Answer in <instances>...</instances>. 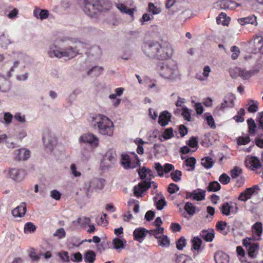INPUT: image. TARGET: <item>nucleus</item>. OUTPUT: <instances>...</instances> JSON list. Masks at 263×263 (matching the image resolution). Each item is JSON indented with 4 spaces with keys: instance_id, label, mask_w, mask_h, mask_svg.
<instances>
[{
    "instance_id": "1",
    "label": "nucleus",
    "mask_w": 263,
    "mask_h": 263,
    "mask_svg": "<svg viewBox=\"0 0 263 263\" xmlns=\"http://www.w3.org/2000/svg\"><path fill=\"white\" fill-rule=\"evenodd\" d=\"M87 44L79 42L76 44L74 46H69L65 49H61L57 46L52 45L50 47L48 54L50 58L57 57L61 58L63 57L71 59L76 57L77 55L81 53V52L85 51V54L88 55H95L99 54L101 53L100 48L97 46L92 47L90 51H85L84 49L87 48Z\"/></svg>"
},
{
    "instance_id": "2",
    "label": "nucleus",
    "mask_w": 263,
    "mask_h": 263,
    "mask_svg": "<svg viewBox=\"0 0 263 263\" xmlns=\"http://www.w3.org/2000/svg\"><path fill=\"white\" fill-rule=\"evenodd\" d=\"M89 122L94 127L97 126L99 133L101 135L112 136L114 125L112 121L102 114H97L90 117Z\"/></svg>"
},
{
    "instance_id": "3",
    "label": "nucleus",
    "mask_w": 263,
    "mask_h": 263,
    "mask_svg": "<svg viewBox=\"0 0 263 263\" xmlns=\"http://www.w3.org/2000/svg\"><path fill=\"white\" fill-rule=\"evenodd\" d=\"M156 70L161 76L166 79L174 80L180 76L177 64L173 60L166 63H158L156 66Z\"/></svg>"
},
{
    "instance_id": "4",
    "label": "nucleus",
    "mask_w": 263,
    "mask_h": 263,
    "mask_svg": "<svg viewBox=\"0 0 263 263\" xmlns=\"http://www.w3.org/2000/svg\"><path fill=\"white\" fill-rule=\"evenodd\" d=\"M84 5L83 11L91 17H96L98 13L108 10L101 5L99 1L92 2L90 0H85Z\"/></svg>"
},
{
    "instance_id": "5",
    "label": "nucleus",
    "mask_w": 263,
    "mask_h": 263,
    "mask_svg": "<svg viewBox=\"0 0 263 263\" xmlns=\"http://www.w3.org/2000/svg\"><path fill=\"white\" fill-rule=\"evenodd\" d=\"M174 52V50L171 44L167 42L159 43V47L157 51L155 60H166L170 59Z\"/></svg>"
},
{
    "instance_id": "6",
    "label": "nucleus",
    "mask_w": 263,
    "mask_h": 263,
    "mask_svg": "<svg viewBox=\"0 0 263 263\" xmlns=\"http://www.w3.org/2000/svg\"><path fill=\"white\" fill-rule=\"evenodd\" d=\"M121 164L125 169L134 168L140 165V160L135 153H132L130 155L127 154H122Z\"/></svg>"
},
{
    "instance_id": "7",
    "label": "nucleus",
    "mask_w": 263,
    "mask_h": 263,
    "mask_svg": "<svg viewBox=\"0 0 263 263\" xmlns=\"http://www.w3.org/2000/svg\"><path fill=\"white\" fill-rule=\"evenodd\" d=\"M158 47H159V42L156 41L148 40L143 43L142 49L147 57L156 59Z\"/></svg>"
},
{
    "instance_id": "8",
    "label": "nucleus",
    "mask_w": 263,
    "mask_h": 263,
    "mask_svg": "<svg viewBox=\"0 0 263 263\" xmlns=\"http://www.w3.org/2000/svg\"><path fill=\"white\" fill-rule=\"evenodd\" d=\"M117 155L113 149H109L103 156L100 163L102 169L112 167L117 161Z\"/></svg>"
},
{
    "instance_id": "9",
    "label": "nucleus",
    "mask_w": 263,
    "mask_h": 263,
    "mask_svg": "<svg viewBox=\"0 0 263 263\" xmlns=\"http://www.w3.org/2000/svg\"><path fill=\"white\" fill-rule=\"evenodd\" d=\"M222 215L229 216L231 214H235L238 211V208L236 204L232 202H224L219 208Z\"/></svg>"
},
{
    "instance_id": "10",
    "label": "nucleus",
    "mask_w": 263,
    "mask_h": 263,
    "mask_svg": "<svg viewBox=\"0 0 263 263\" xmlns=\"http://www.w3.org/2000/svg\"><path fill=\"white\" fill-rule=\"evenodd\" d=\"M259 190V186L257 185L247 188L240 194L238 199L240 201H246L250 199L252 195L257 194Z\"/></svg>"
},
{
    "instance_id": "11",
    "label": "nucleus",
    "mask_w": 263,
    "mask_h": 263,
    "mask_svg": "<svg viewBox=\"0 0 263 263\" xmlns=\"http://www.w3.org/2000/svg\"><path fill=\"white\" fill-rule=\"evenodd\" d=\"M252 239L251 238L245 239L243 240V245L247 248L249 256L253 257L257 252L259 246L257 243L252 242Z\"/></svg>"
},
{
    "instance_id": "12",
    "label": "nucleus",
    "mask_w": 263,
    "mask_h": 263,
    "mask_svg": "<svg viewBox=\"0 0 263 263\" xmlns=\"http://www.w3.org/2000/svg\"><path fill=\"white\" fill-rule=\"evenodd\" d=\"M151 182L144 180L134 187V193L137 197H142V194L151 187Z\"/></svg>"
},
{
    "instance_id": "13",
    "label": "nucleus",
    "mask_w": 263,
    "mask_h": 263,
    "mask_svg": "<svg viewBox=\"0 0 263 263\" xmlns=\"http://www.w3.org/2000/svg\"><path fill=\"white\" fill-rule=\"evenodd\" d=\"M80 142L89 143L91 146L97 147L99 144L98 138L92 134H86L80 137Z\"/></svg>"
},
{
    "instance_id": "14",
    "label": "nucleus",
    "mask_w": 263,
    "mask_h": 263,
    "mask_svg": "<svg viewBox=\"0 0 263 263\" xmlns=\"http://www.w3.org/2000/svg\"><path fill=\"white\" fill-rule=\"evenodd\" d=\"M245 162L246 166L252 171L258 170L261 166L260 160L255 156L248 157Z\"/></svg>"
},
{
    "instance_id": "15",
    "label": "nucleus",
    "mask_w": 263,
    "mask_h": 263,
    "mask_svg": "<svg viewBox=\"0 0 263 263\" xmlns=\"http://www.w3.org/2000/svg\"><path fill=\"white\" fill-rule=\"evenodd\" d=\"M205 191L200 189H197L192 192H186V198H192L197 201H201L204 199Z\"/></svg>"
},
{
    "instance_id": "16",
    "label": "nucleus",
    "mask_w": 263,
    "mask_h": 263,
    "mask_svg": "<svg viewBox=\"0 0 263 263\" xmlns=\"http://www.w3.org/2000/svg\"><path fill=\"white\" fill-rule=\"evenodd\" d=\"M10 177L16 181H21L25 177L26 173L24 170L12 168L9 172Z\"/></svg>"
},
{
    "instance_id": "17",
    "label": "nucleus",
    "mask_w": 263,
    "mask_h": 263,
    "mask_svg": "<svg viewBox=\"0 0 263 263\" xmlns=\"http://www.w3.org/2000/svg\"><path fill=\"white\" fill-rule=\"evenodd\" d=\"M43 140L45 148H53L57 142V138L48 133L44 134Z\"/></svg>"
},
{
    "instance_id": "18",
    "label": "nucleus",
    "mask_w": 263,
    "mask_h": 263,
    "mask_svg": "<svg viewBox=\"0 0 263 263\" xmlns=\"http://www.w3.org/2000/svg\"><path fill=\"white\" fill-rule=\"evenodd\" d=\"M252 237L255 240H259L262 233V224L260 222H256L252 226Z\"/></svg>"
},
{
    "instance_id": "19",
    "label": "nucleus",
    "mask_w": 263,
    "mask_h": 263,
    "mask_svg": "<svg viewBox=\"0 0 263 263\" xmlns=\"http://www.w3.org/2000/svg\"><path fill=\"white\" fill-rule=\"evenodd\" d=\"M146 232H148V231L145 228L136 229L133 232L134 240L142 242L146 236Z\"/></svg>"
},
{
    "instance_id": "20",
    "label": "nucleus",
    "mask_w": 263,
    "mask_h": 263,
    "mask_svg": "<svg viewBox=\"0 0 263 263\" xmlns=\"http://www.w3.org/2000/svg\"><path fill=\"white\" fill-rule=\"evenodd\" d=\"M172 115L167 110H164L160 114L158 123L162 127L166 126L171 120Z\"/></svg>"
},
{
    "instance_id": "21",
    "label": "nucleus",
    "mask_w": 263,
    "mask_h": 263,
    "mask_svg": "<svg viewBox=\"0 0 263 263\" xmlns=\"http://www.w3.org/2000/svg\"><path fill=\"white\" fill-rule=\"evenodd\" d=\"M30 153L28 149H17L16 151L15 158L18 161H25L30 157Z\"/></svg>"
},
{
    "instance_id": "22",
    "label": "nucleus",
    "mask_w": 263,
    "mask_h": 263,
    "mask_svg": "<svg viewBox=\"0 0 263 263\" xmlns=\"http://www.w3.org/2000/svg\"><path fill=\"white\" fill-rule=\"evenodd\" d=\"M138 174L141 179L146 180H151L152 178H154L153 172L151 170L145 167H143L142 168L138 171Z\"/></svg>"
},
{
    "instance_id": "23",
    "label": "nucleus",
    "mask_w": 263,
    "mask_h": 263,
    "mask_svg": "<svg viewBox=\"0 0 263 263\" xmlns=\"http://www.w3.org/2000/svg\"><path fill=\"white\" fill-rule=\"evenodd\" d=\"M26 210V204L23 202L12 211V214L14 217H22L25 215Z\"/></svg>"
},
{
    "instance_id": "24",
    "label": "nucleus",
    "mask_w": 263,
    "mask_h": 263,
    "mask_svg": "<svg viewBox=\"0 0 263 263\" xmlns=\"http://www.w3.org/2000/svg\"><path fill=\"white\" fill-rule=\"evenodd\" d=\"M234 96L232 93H229L224 97L223 102L221 103L220 108L224 109L226 107H232L234 106Z\"/></svg>"
},
{
    "instance_id": "25",
    "label": "nucleus",
    "mask_w": 263,
    "mask_h": 263,
    "mask_svg": "<svg viewBox=\"0 0 263 263\" xmlns=\"http://www.w3.org/2000/svg\"><path fill=\"white\" fill-rule=\"evenodd\" d=\"M215 261L216 263H228L229 257L226 253L219 251L215 254Z\"/></svg>"
},
{
    "instance_id": "26",
    "label": "nucleus",
    "mask_w": 263,
    "mask_h": 263,
    "mask_svg": "<svg viewBox=\"0 0 263 263\" xmlns=\"http://www.w3.org/2000/svg\"><path fill=\"white\" fill-rule=\"evenodd\" d=\"M231 21V18L227 16L226 13L221 12L218 17H216V22L218 25L228 26Z\"/></svg>"
},
{
    "instance_id": "27",
    "label": "nucleus",
    "mask_w": 263,
    "mask_h": 263,
    "mask_svg": "<svg viewBox=\"0 0 263 263\" xmlns=\"http://www.w3.org/2000/svg\"><path fill=\"white\" fill-rule=\"evenodd\" d=\"M237 21L242 26L245 25L247 24H251L255 26H257V25L256 17L253 15L248 17L239 18Z\"/></svg>"
},
{
    "instance_id": "28",
    "label": "nucleus",
    "mask_w": 263,
    "mask_h": 263,
    "mask_svg": "<svg viewBox=\"0 0 263 263\" xmlns=\"http://www.w3.org/2000/svg\"><path fill=\"white\" fill-rule=\"evenodd\" d=\"M10 89V82L4 78H0V91L3 92H7Z\"/></svg>"
},
{
    "instance_id": "29",
    "label": "nucleus",
    "mask_w": 263,
    "mask_h": 263,
    "mask_svg": "<svg viewBox=\"0 0 263 263\" xmlns=\"http://www.w3.org/2000/svg\"><path fill=\"white\" fill-rule=\"evenodd\" d=\"M96 259V254L92 250H88L84 254V260L86 263H94Z\"/></svg>"
},
{
    "instance_id": "30",
    "label": "nucleus",
    "mask_w": 263,
    "mask_h": 263,
    "mask_svg": "<svg viewBox=\"0 0 263 263\" xmlns=\"http://www.w3.org/2000/svg\"><path fill=\"white\" fill-rule=\"evenodd\" d=\"M213 141V137L210 133H208L204 135L201 144L203 147H209L212 145Z\"/></svg>"
},
{
    "instance_id": "31",
    "label": "nucleus",
    "mask_w": 263,
    "mask_h": 263,
    "mask_svg": "<svg viewBox=\"0 0 263 263\" xmlns=\"http://www.w3.org/2000/svg\"><path fill=\"white\" fill-rule=\"evenodd\" d=\"M33 14L36 18L41 20L47 18L49 16V12L47 10H41L39 8L34 9Z\"/></svg>"
},
{
    "instance_id": "32",
    "label": "nucleus",
    "mask_w": 263,
    "mask_h": 263,
    "mask_svg": "<svg viewBox=\"0 0 263 263\" xmlns=\"http://www.w3.org/2000/svg\"><path fill=\"white\" fill-rule=\"evenodd\" d=\"M239 5V4L232 0H227L223 4H220V8L233 9Z\"/></svg>"
},
{
    "instance_id": "33",
    "label": "nucleus",
    "mask_w": 263,
    "mask_h": 263,
    "mask_svg": "<svg viewBox=\"0 0 263 263\" xmlns=\"http://www.w3.org/2000/svg\"><path fill=\"white\" fill-rule=\"evenodd\" d=\"M247 105L248 106L247 110L249 112L254 113L258 109V103L257 101L249 100Z\"/></svg>"
},
{
    "instance_id": "34",
    "label": "nucleus",
    "mask_w": 263,
    "mask_h": 263,
    "mask_svg": "<svg viewBox=\"0 0 263 263\" xmlns=\"http://www.w3.org/2000/svg\"><path fill=\"white\" fill-rule=\"evenodd\" d=\"M227 226V223L226 222L220 221L217 222L216 227L218 231L226 235L228 233V231L226 229Z\"/></svg>"
},
{
    "instance_id": "35",
    "label": "nucleus",
    "mask_w": 263,
    "mask_h": 263,
    "mask_svg": "<svg viewBox=\"0 0 263 263\" xmlns=\"http://www.w3.org/2000/svg\"><path fill=\"white\" fill-rule=\"evenodd\" d=\"M117 8L122 13L127 14L130 16H133L134 15V9L129 8L123 4H119L117 5Z\"/></svg>"
},
{
    "instance_id": "36",
    "label": "nucleus",
    "mask_w": 263,
    "mask_h": 263,
    "mask_svg": "<svg viewBox=\"0 0 263 263\" xmlns=\"http://www.w3.org/2000/svg\"><path fill=\"white\" fill-rule=\"evenodd\" d=\"M164 229L163 228H157L155 229L150 230L148 231V233L150 235L154 236L156 238H160V237L163 233Z\"/></svg>"
},
{
    "instance_id": "37",
    "label": "nucleus",
    "mask_w": 263,
    "mask_h": 263,
    "mask_svg": "<svg viewBox=\"0 0 263 263\" xmlns=\"http://www.w3.org/2000/svg\"><path fill=\"white\" fill-rule=\"evenodd\" d=\"M200 235L204 240L208 242L212 241L214 238V234L206 230H202Z\"/></svg>"
},
{
    "instance_id": "38",
    "label": "nucleus",
    "mask_w": 263,
    "mask_h": 263,
    "mask_svg": "<svg viewBox=\"0 0 263 263\" xmlns=\"http://www.w3.org/2000/svg\"><path fill=\"white\" fill-rule=\"evenodd\" d=\"M182 172L179 170L173 171L170 174L171 179L175 182H179L181 179Z\"/></svg>"
},
{
    "instance_id": "39",
    "label": "nucleus",
    "mask_w": 263,
    "mask_h": 263,
    "mask_svg": "<svg viewBox=\"0 0 263 263\" xmlns=\"http://www.w3.org/2000/svg\"><path fill=\"white\" fill-rule=\"evenodd\" d=\"M126 241L124 242L122 240L119 238H115L113 239L112 241L114 248L115 249H123L125 247L124 243Z\"/></svg>"
},
{
    "instance_id": "40",
    "label": "nucleus",
    "mask_w": 263,
    "mask_h": 263,
    "mask_svg": "<svg viewBox=\"0 0 263 263\" xmlns=\"http://www.w3.org/2000/svg\"><path fill=\"white\" fill-rule=\"evenodd\" d=\"M184 210L190 215H193L196 212V207L189 202L185 203Z\"/></svg>"
},
{
    "instance_id": "41",
    "label": "nucleus",
    "mask_w": 263,
    "mask_h": 263,
    "mask_svg": "<svg viewBox=\"0 0 263 263\" xmlns=\"http://www.w3.org/2000/svg\"><path fill=\"white\" fill-rule=\"evenodd\" d=\"M192 248L194 250H198L200 249L201 244L202 240L198 237H194L192 240Z\"/></svg>"
},
{
    "instance_id": "42",
    "label": "nucleus",
    "mask_w": 263,
    "mask_h": 263,
    "mask_svg": "<svg viewBox=\"0 0 263 263\" xmlns=\"http://www.w3.org/2000/svg\"><path fill=\"white\" fill-rule=\"evenodd\" d=\"M247 123L249 127V133L251 134H254L257 128V126L254 120L252 118H250L247 120Z\"/></svg>"
},
{
    "instance_id": "43",
    "label": "nucleus",
    "mask_w": 263,
    "mask_h": 263,
    "mask_svg": "<svg viewBox=\"0 0 263 263\" xmlns=\"http://www.w3.org/2000/svg\"><path fill=\"white\" fill-rule=\"evenodd\" d=\"M53 236L57 237L58 239H61L64 238L66 236V232L63 228L58 229L53 233Z\"/></svg>"
},
{
    "instance_id": "44",
    "label": "nucleus",
    "mask_w": 263,
    "mask_h": 263,
    "mask_svg": "<svg viewBox=\"0 0 263 263\" xmlns=\"http://www.w3.org/2000/svg\"><path fill=\"white\" fill-rule=\"evenodd\" d=\"M254 46L257 50H260L263 47V39L261 36H257L254 41Z\"/></svg>"
},
{
    "instance_id": "45",
    "label": "nucleus",
    "mask_w": 263,
    "mask_h": 263,
    "mask_svg": "<svg viewBox=\"0 0 263 263\" xmlns=\"http://www.w3.org/2000/svg\"><path fill=\"white\" fill-rule=\"evenodd\" d=\"M242 174V170L238 166H235L231 171L230 175L233 179L237 178Z\"/></svg>"
},
{
    "instance_id": "46",
    "label": "nucleus",
    "mask_w": 263,
    "mask_h": 263,
    "mask_svg": "<svg viewBox=\"0 0 263 263\" xmlns=\"http://www.w3.org/2000/svg\"><path fill=\"white\" fill-rule=\"evenodd\" d=\"M186 144L191 148H198V138L196 137H192L186 142Z\"/></svg>"
},
{
    "instance_id": "47",
    "label": "nucleus",
    "mask_w": 263,
    "mask_h": 263,
    "mask_svg": "<svg viewBox=\"0 0 263 263\" xmlns=\"http://www.w3.org/2000/svg\"><path fill=\"white\" fill-rule=\"evenodd\" d=\"M158 243L161 246H167L170 244V240L166 235H162L158 239Z\"/></svg>"
},
{
    "instance_id": "48",
    "label": "nucleus",
    "mask_w": 263,
    "mask_h": 263,
    "mask_svg": "<svg viewBox=\"0 0 263 263\" xmlns=\"http://www.w3.org/2000/svg\"><path fill=\"white\" fill-rule=\"evenodd\" d=\"M154 168L156 170L158 175L160 177H163L164 171V167L159 162L155 163L154 164Z\"/></svg>"
},
{
    "instance_id": "49",
    "label": "nucleus",
    "mask_w": 263,
    "mask_h": 263,
    "mask_svg": "<svg viewBox=\"0 0 263 263\" xmlns=\"http://www.w3.org/2000/svg\"><path fill=\"white\" fill-rule=\"evenodd\" d=\"M213 161L212 158L209 157H205L201 159V164L206 168L212 167Z\"/></svg>"
},
{
    "instance_id": "50",
    "label": "nucleus",
    "mask_w": 263,
    "mask_h": 263,
    "mask_svg": "<svg viewBox=\"0 0 263 263\" xmlns=\"http://www.w3.org/2000/svg\"><path fill=\"white\" fill-rule=\"evenodd\" d=\"M186 245V239L183 236H181L176 242L177 249L179 250H182Z\"/></svg>"
},
{
    "instance_id": "51",
    "label": "nucleus",
    "mask_w": 263,
    "mask_h": 263,
    "mask_svg": "<svg viewBox=\"0 0 263 263\" xmlns=\"http://www.w3.org/2000/svg\"><path fill=\"white\" fill-rule=\"evenodd\" d=\"M230 177L226 173H223L219 178V181L222 184H227L230 182Z\"/></svg>"
},
{
    "instance_id": "52",
    "label": "nucleus",
    "mask_w": 263,
    "mask_h": 263,
    "mask_svg": "<svg viewBox=\"0 0 263 263\" xmlns=\"http://www.w3.org/2000/svg\"><path fill=\"white\" fill-rule=\"evenodd\" d=\"M240 77L244 80H247L251 78L254 74L253 71H247L241 69Z\"/></svg>"
},
{
    "instance_id": "53",
    "label": "nucleus",
    "mask_w": 263,
    "mask_h": 263,
    "mask_svg": "<svg viewBox=\"0 0 263 263\" xmlns=\"http://www.w3.org/2000/svg\"><path fill=\"white\" fill-rule=\"evenodd\" d=\"M173 129L172 127L166 128L163 133V137L165 139H170L173 137Z\"/></svg>"
},
{
    "instance_id": "54",
    "label": "nucleus",
    "mask_w": 263,
    "mask_h": 263,
    "mask_svg": "<svg viewBox=\"0 0 263 263\" xmlns=\"http://www.w3.org/2000/svg\"><path fill=\"white\" fill-rule=\"evenodd\" d=\"M231 51L232 52L231 55L232 59L233 60L237 59L240 54V50L239 48L235 46H232L231 48Z\"/></svg>"
},
{
    "instance_id": "55",
    "label": "nucleus",
    "mask_w": 263,
    "mask_h": 263,
    "mask_svg": "<svg viewBox=\"0 0 263 263\" xmlns=\"http://www.w3.org/2000/svg\"><path fill=\"white\" fill-rule=\"evenodd\" d=\"M230 73L232 78L235 79L237 77H240L241 69L239 68L235 67L230 70Z\"/></svg>"
},
{
    "instance_id": "56",
    "label": "nucleus",
    "mask_w": 263,
    "mask_h": 263,
    "mask_svg": "<svg viewBox=\"0 0 263 263\" xmlns=\"http://www.w3.org/2000/svg\"><path fill=\"white\" fill-rule=\"evenodd\" d=\"M181 114L185 120L187 121H190L191 120L190 110L187 107H185L182 108V112Z\"/></svg>"
},
{
    "instance_id": "57",
    "label": "nucleus",
    "mask_w": 263,
    "mask_h": 263,
    "mask_svg": "<svg viewBox=\"0 0 263 263\" xmlns=\"http://www.w3.org/2000/svg\"><path fill=\"white\" fill-rule=\"evenodd\" d=\"M179 188L178 185L174 183H171L167 187V192L171 194H173L179 191Z\"/></svg>"
},
{
    "instance_id": "58",
    "label": "nucleus",
    "mask_w": 263,
    "mask_h": 263,
    "mask_svg": "<svg viewBox=\"0 0 263 263\" xmlns=\"http://www.w3.org/2000/svg\"><path fill=\"white\" fill-rule=\"evenodd\" d=\"M166 202L165 198L161 196L160 199L156 203V207L158 210H161L166 205Z\"/></svg>"
},
{
    "instance_id": "59",
    "label": "nucleus",
    "mask_w": 263,
    "mask_h": 263,
    "mask_svg": "<svg viewBox=\"0 0 263 263\" xmlns=\"http://www.w3.org/2000/svg\"><path fill=\"white\" fill-rule=\"evenodd\" d=\"M72 256L73 257H71L70 259L71 261L76 262H80L82 261L83 257L81 253L77 252L74 253Z\"/></svg>"
},
{
    "instance_id": "60",
    "label": "nucleus",
    "mask_w": 263,
    "mask_h": 263,
    "mask_svg": "<svg viewBox=\"0 0 263 263\" xmlns=\"http://www.w3.org/2000/svg\"><path fill=\"white\" fill-rule=\"evenodd\" d=\"M196 163V159L194 157H190L186 159L185 160V164L187 166H190L192 167V169L193 170L195 167V164Z\"/></svg>"
},
{
    "instance_id": "61",
    "label": "nucleus",
    "mask_w": 263,
    "mask_h": 263,
    "mask_svg": "<svg viewBox=\"0 0 263 263\" xmlns=\"http://www.w3.org/2000/svg\"><path fill=\"white\" fill-rule=\"evenodd\" d=\"M148 8L149 11L154 14H157L160 12V10L152 3H149Z\"/></svg>"
},
{
    "instance_id": "62",
    "label": "nucleus",
    "mask_w": 263,
    "mask_h": 263,
    "mask_svg": "<svg viewBox=\"0 0 263 263\" xmlns=\"http://www.w3.org/2000/svg\"><path fill=\"white\" fill-rule=\"evenodd\" d=\"M58 255L64 262H68L70 260L68 253L66 251H64L62 253H59Z\"/></svg>"
},
{
    "instance_id": "63",
    "label": "nucleus",
    "mask_w": 263,
    "mask_h": 263,
    "mask_svg": "<svg viewBox=\"0 0 263 263\" xmlns=\"http://www.w3.org/2000/svg\"><path fill=\"white\" fill-rule=\"evenodd\" d=\"M0 42L2 47H5L11 43L10 40L6 39V37L4 34H2L0 36Z\"/></svg>"
},
{
    "instance_id": "64",
    "label": "nucleus",
    "mask_w": 263,
    "mask_h": 263,
    "mask_svg": "<svg viewBox=\"0 0 263 263\" xmlns=\"http://www.w3.org/2000/svg\"><path fill=\"white\" fill-rule=\"evenodd\" d=\"M50 196L56 200L60 199L61 197V193L57 190H53L50 191Z\"/></svg>"
}]
</instances>
